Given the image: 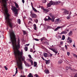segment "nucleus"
<instances>
[{"label":"nucleus","mask_w":77,"mask_h":77,"mask_svg":"<svg viewBox=\"0 0 77 77\" xmlns=\"http://www.w3.org/2000/svg\"><path fill=\"white\" fill-rule=\"evenodd\" d=\"M71 67H70V66H67L66 67V70H68V69H71Z\"/></svg>","instance_id":"393cba45"},{"label":"nucleus","mask_w":77,"mask_h":77,"mask_svg":"<svg viewBox=\"0 0 77 77\" xmlns=\"http://www.w3.org/2000/svg\"><path fill=\"white\" fill-rule=\"evenodd\" d=\"M35 40L36 41H39V39H38L37 38H35Z\"/></svg>","instance_id":"8fccbe9b"},{"label":"nucleus","mask_w":77,"mask_h":77,"mask_svg":"<svg viewBox=\"0 0 77 77\" xmlns=\"http://www.w3.org/2000/svg\"><path fill=\"white\" fill-rule=\"evenodd\" d=\"M70 18H71V16L70 15L68 16L67 17V19L68 20H69V19H70Z\"/></svg>","instance_id":"7c9ffc66"},{"label":"nucleus","mask_w":77,"mask_h":77,"mask_svg":"<svg viewBox=\"0 0 77 77\" xmlns=\"http://www.w3.org/2000/svg\"><path fill=\"white\" fill-rule=\"evenodd\" d=\"M49 15L51 16L52 18H50V17L49 16H46V17H48V19L46 18V17H45V21H48V20H51V21L52 22H54V19H55L54 16L51 15V14H50Z\"/></svg>","instance_id":"20e7f679"},{"label":"nucleus","mask_w":77,"mask_h":77,"mask_svg":"<svg viewBox=\"0 0 77 77\" xmlns=\"http://www.w3.org/2000/svg\"><path fill=\"white\" fill-rule=\"evenodd\" d=\"M28 57H29L30 59H32V56H31V55L30 54H29L28 55Z\"/></svg>","instance_id":"a18cd8bd"},{"label":"nucleus","mask_w":77,"mask_h":77,"mask_svg":"<svg viewBox=\"0 0 77 77\" xmlns=\"http://www.w3.org/2000/svg\"><path fill=\"white\" fill-rule=\"evenodd\" d=\"M33 49H32V48H31L30 50V52H33Z\"/></svg>","instance_id":"3c124183"},{"label":"nucleus","mask_w":77,"mask_h":77,"mask_svg":"<svg viewBox=\"0 0 77 77\" xmlns=\"http://www.w3.org/2000/svg\"><path fill=\"white\" fill-rule=\"evenodd\" d=\"M29 45H30V44H26V45H25V46H29Z\"/></svg>","instance_id":"bf43d9fd"},{"label":"nucleus","mask_w":77,"mask_h":77,"mask_svg":"<svg viewBox=\"0 0 77 77\" xmlns=\"http://www.w3.org/2000/svg\"><path fill=\"white\" fill-rule=\"evenodd\" d=\"M42 59H43V60H45V59H44V57H42Z\"/></svg>","instance_id":"338daca9"},{"label":"nucleus","mask_w":77,"mask_h":77,"mask_svg":"<svg viewBox=\"0 0 77 77\" xmlns=\"http://www.w3.org/2000/svg\"><path fill=\"white\" fill-rule=\"evenodd\" d=\"M42 2L43 3H46V2H47V1L46 0H44V1H42Z\"/></svg>","instance_id":"ea45409f"},{"label":"nucleus","mask_w":77,"mask_h":77,"mask_svg":"<svg viewBox=\"0 0 77 77\" xmlns=\"http://www.w3.org/2000/svg\"><path fill=\"white\" fill-rule=\"evenodd\" d=\"M21 77H26V76L24 75H23V76L21 75Z\"/></svg>","instance_id":"774afa93"},{"label":"nucleus","mask_w":77,"mask_h":77,"mask_svg":"<svg viewBox=\"0 0 77 77\" xmlns=\"http://www.w3.org/2000/svg\"><path fill=\"white\" fill-rule=\"evenodd\" d=\"M30 23H32V22L29 21L28 22V24H30Z\"/></svg>","instance_id":"e2e57ef3"},{"label":"nucleus","mask_w":77,"mask_h":77,"mask_svg":"<svg viewBox=\"0 0 77 77\" xmlns=\"http://www.w3.org/2000/svg\"><path fill=\"white\" fill-rule=\"evenodd\" d=\"M72 40V39L71 38L69 37H68L67 38V40Z\"/></svg>","instance_id":"c03bdc74"},{"label":"nucleus","mask_w":77,"mask_h":77,"mask_svg":"<svg viewBox=\"0 0 77 77\" xmlns=\"http://www.w3.org/2000/svg\"><path fill=\"white\" fill-rule=\"evenodd\" d=\"M45 61H46L45 63L46 65H48L50 64V60H45Z\"/></svg>","instance_id":"0eeeda50"},{"label":"nucleus","mask_w":77,"mask_h":77,"mask_svg":"<svg viewBox=\"0 0 77 77\" xmlns=\"http://www.w3.org/2000/svg\"><path fill=\"white\" fill-rule=\"evenodd\" d=\"M17 23L20 24H21V20L20 19H18L17 20Z\"/></svg>","instance_id":"5701e85b"},{"label":"nucleus","mask_w":77,"mask_h":77,"mask_svg":"<svg viewBox=\"0 0 77 77\" xmlns=\"http://www.w3.org/2000/svg\"><path fill=\"white\" fill-rule=\"evenodd\" d=\"M41 6H40V5H39L38 6L37 8H41Z\"/></svg>","instance_id":"603ef678"},{"label":"nucleus","mask_w":77,"mask_h":77,"mask_svg":"<svg viewBox=\"0 0 77 77\" xmlns=\"http://www.w3.org/2000/svg\"><path fill=\"white\" fill-rule=\"evenodd\" d=\"M51 9L50 8H49L47 9V12H48L51 10Z\"/></svg>","instance_id":"2f4dec72"},{"label":"nucleus","mask_w":77,"mask_h":77,"mask_svg":"<svg viewBox=\"0 0 77 77\" xmlns=\"http://www.w3.org/2000/svg\"><path fill=\"white\" fill-rule=\"evenodd\" d=\"M4 68H5V70H8V67H7L6 66H4Z\"/></svg>","instance_id":"79ce46f5"},{"label":"nucleus","mask_w":77,"mask_h":77,"mask_svg":"<svg viewBox=\"0 0 77 77\" xmlns=\"http://www.w3.org/2000/svg\"><path fill=\"white\" fill-rule=\"evenodd\" d=\"M3 48H2V49H0V52L1 53V52H2V51H3Z\"/></svg>","instance_id":"864d4df0"},{"label":"nucleus","mask_w":77,"mask_h":77,"mask_svg":"<svg viewBox=\"0 0 77 77\" xmlns=\"http://www.w3.org/2000/svg\"><path fill=\"white\" fill-rule=\"evenodd\" d=\"M22 2L23 3V4H24V2H25V1H24V0H22Z\"/></svg>","instance_id":"052dcab7"},{"label":"nucleus","mask_w":77,"mask_h":77,"mask_svg":"<svg viewBox=\"0 0 77 77\" xmlns=\"http://www.w3.org/2000/svg\"><path fill=\"white\" fill-rule=\"evenodd\" d=\"M26 16H24L23 17V21H24V20L26 19Z\"/></svg>","instance_id":"f704fd0d"},{"label":"nucleus","mask_w":77,"mask_h":77,"mask_svg":"<svg viewBox=\"0 0 77 77\" xmlns=\"http://www.w3.org/2000/svg\"><path fill=\"white\" fill-rule=\"evenodd\" d=\"M67 32L66 31H64L60 33V35H62V34H66L67 33Z\"/></svg>","instance_id":"f8f14e48"},{"label":"nucleus","mask_w":77,"mask_h":77,"mask_svg":"<svg viewBox=\"0 0 77 77\" xmlns=\"http://www.w3.org/2000/svg\"><path fill=\"white\" fill-rule=\"evenodd\" d=\"M44 72H45L46 74H48L50 73V71L48 69H45L44 71Z\"/></svg>","instance_id":"6e6552de"},{"label":"nucleus","mask_w":77,"mask_h":77,"mask_svg":"<svg viewBox=\"0 0 77 77\" xmlns=\"http://www.w3.org/2000/svg\"><path fill=\"white\" fill-rule=\"evenodd\" d=\"M33 26L34 27V29L35 30H36V24H34L33 25Z\"/></svg>","instance_id":"4468645a"},{"label":"nucleus","mask_w":77,"mask_h":77,"mask_svg":"<svg viewBox=\"0 0 77 77\" xmlns=\"http://www.w3.org/2000/svg\"><path fill=\"white\" fill-rule=\"evenodd\" d=\"M34 67H36V66H37V62L35 61H34Z\"/></svg>","instance_id":"6ab92c4d"},{"label":"nucleus","mask_w":77,"mask_h":77,"mask_svg":"<svg viewBox=\"0 0 77 77\" xmlns=\"http://www.w3.org/2000/svg\"><path fill=\"white\" fill-rule=\"evenodd\" d=\"M23 35H25L27 34V32L26 31L23 30Z\"/></svg>","instance_id":"c85d7f7f"},{"label":"nucleus","mask_w":77,"mask_h":77,"mask_svg":"<svg viewBox=\"0 0 77 77\" xmlns=\"http://www.w3.org/2000/svg\"><path fill=\"white\" fill-rule=\"evenodd\" d=\"M62 51H65V48H62Z\"/></svg>","instance_id":"6e6d98bb"},{"label":"nucleus","mask_w":77,"mask_h":77,"mask_svg":"<svg viewBox=\"0 0 77 77\" xmlns=\"http://www.w3.org/2000/svg\"><path fill=\"white\" fill-rule=\"evenodd\" d=\"M63 13L64 14V15H67L69 14V11H68L66 10L63 11Z\"/></svg>","instance_id":"1a4fd4ad"},{"label":"nucleus","mask_w":77,"mask_h":77,"mask_svg":"<svg viewBox=\"0 0 77 77\" xmlns=\"http://www.w3.org/2000/svg\"><path fill=\"white\" fill-rule=\"evenodd\" d=\"M43 10L44 11H45L47 12V9L45 8H43Z\"/></svg>","instance_id":"de8ad7c7"},{"label":"nucleus","mask_w":77,"mask_h":77,"mask_svg":"<svg viewBox=\"0 0 77 77\" xmlns=\"http://www.w3.org/2000/svg\"><path fill=\"white\" fill-rule=\"evenodd\" d=\"M68 35H69V36H72V31H70L69 33H68Z\"/></svg>","instance_id":"9b49d317"},{"label":"nucleus","mask_w":77,"mask_h":77,"mask_svg":"<svg viewBox=\"0 0 77 77\" xmlns=\"http://www.w3.org/2000/svg\"><path fill=\"white\" fill-rule=\"evenodd\" d=\"M67 54L68 56H69V55L70 54V53H69V52H67Z\"/></svg>","instance_id":"09e8293b"},{"label":"nucleus","mask_w":77,"mask_h":77,"mask_svg":"<svg viewBox=\"0 0 77 77\" xmlns=\"http://www.w3.org/2000/svg\"><path fill=\"white\" fill-rule=\"evenodd\" d=\"M32 9L33 11H34L35 12H36L37 11V10H36V9L35 8H34V7H33L32 6Z\"/></svg>","instance_id":"a211bd4d"},{"label":"nucleus","mask_w":77,"mask_h":77,"mask_svg":"<svg viewBox=\"0 0 77 77\" xmlns=\"http://www.w3.org/2000/svg\"><path fill=\"white\" fill-rule=\"evenodd\" d=\"M65 39V35H62L61 40H64Z\"/></svg>","instance_id":"4be33fe9"},{"label":"nucleus","mask_w":77,"mask_h":77,"mask_svg":"<svg viewBox=\"0 0 77 77\" xmlns=\"http://www.w3.org/2000/svg\"><path fill=\"white\" fill-rule=\"evenodd\" d=\"M28 77H33V75H32V73H30L29 74L27 75Z\"/></svg>","instance_id":"f3484780"},{"label":"nucleus","mask_w":77,"mask_h":77,"mask_svg":"<svg viewBox=\"0 0 77 77\" xmlns=\"http://www.w3.org/2000/svg\"><path fill=\"white\" fill-rule=\"evenodd\" d=\"M74 77H77V73L74 76Z\"/></svg>","instance_id":"680f3d73"},{"label":"nucleus","mask_w":77,"mask_h":77,"mask_svg":"<svg viewBox=\"0 0 77 77\" xmlns=\"http://www.w3.org/2000/svg\"><path fill=\"white\" fill-rule=\"evenodd\" d=\"M73 56H75V57H76L77 58V55L75 54H73Z\"/></svg>","instance_id":"5fc2aeb1"},{"label":"nucleus","mask_w":77,"mask_h":77,"mask_svg":"<svg viewBox=\"0 0 77 77\" xmlns=\"http://www.w3.org/2000/svg\"><path fill=\"white\" fill-rule=\"evenodd\" d=\"M49 48L50 50H51L52 51H53V52H54L56 50V49H54V48H51L49 47Z\"/></svg>","instance_id":"dca6fc26"},{"label":"nucleus","mask_w":77,"mask_h":77,"mask_svg":"<svg viewBox=\"0 0 77 77\" xmlns=\"http://www.w3.org/2000/svg\"><path fill=\"white\" fill-rule=\"evenodd\" d=\"M54 52L55 53V55H56L57 53H58V51H57V50H56Z\"/></svg>","instance_id":"a878e982"},{"label":"nucleus","mask_w":77,"mask_h":77,"mask_svg":"<svg viewBox=\"0 0 77 77\" xmlns=\"http://www.w3.org/2000/svg\"><path fill=\"white\" fill-rule=\"evenodd\" d=\"M34 21L36 23H38V20L37 19H35L34 20Z\"/></svg>","instance_id":"cd10ccee"},{"label":"nucleus","mask_w":77,"mask_h":77,"mask_svg":"<svg viewBox=\"0 0 77 77\" xmlns=\"http://www.w3.org/2000/svg\"><path fill=\"white\" fill-rule=\"evenodd\" d=\"M60 28H61L60 27L58 26L54 30V31H57L59 29H60Z\"/></svg>","instance_id":"412c9836"},{"label":"nucleus","mask_w":77,"mask_h":77,"mask_svg":"<svg viewBox=\"0 0 77 77\" xmlns=\"http://www.w3.org/2000/svg\"><path fill=\"white\" fill-rule=\"evenodd\" d=\"M44 56L45 57H47V53H45L44 54Z\"/></svg>","instance_id":"bb28decb"},{"label":"nucleus","mask_w":77,"mask_h":77,"mask_svg":"<svg viewBox=\"0 0 77 77\" xmlns=\"http://www.w3.org/2000/svg\"><path fill=\"white\" fill-rule=\"evenodd\" d=\"M7 17H5V20L8 24V25L9 27L11 29V32H10V41L11 42L13 46H20V38H18L17 40V38L16 35L15 34L14 32L13 31L12 29L15 27L16 26L15 25H14V24L12 23L13 18H10V14L9 13L6 14Z\"/></svg>","instance_id":"f257e3e1"},{"label":"nucleus","mask_w":77,"mask_h":77,"mask_svg":"<svg viewBox=\"0 0 77 77\" xmlns=\"http://www.w3.org/2000/svg\"><path fill=\"white\" fill-rule=\"evenodd\" d=\"M24 50L26 51H27V50H28V47H27V46H26L24 48Z\"/></svg>","instance_id":"b1692460"},{"label":"nucleus","mask_w":77,"mask_h":77,"mask_svg":"<svg viewBox=\"0 0 77 77\" xmlns=\"http://www.w3.org/2000/svg\"><path fill=\"white\" fill-rule=\"evenodd\" d=\"M14 3L15 5V6L17 8H19V5H18V4H17V3L16 2H14Z\"/></svg>","instance_id":"ddd939ff"},{"label":"nucleus","mask_w":77,"mask_h":77,"mask_svg":"<svg viewBox=\"0 0 77 77\" xmlns=\"http://www.w3.org/2000/svg\"><path fill=\"white\" fill-rule=\"evenodd\" d=\"M52 56H53V54H52L51 53L49 54V57H52Z\"/></svg>","instance_id":"37998d69"},{"label":"nucleus","mask_w":77,"mask_h":77,"mask_svg":"<svg viewBox=\"0 0 77 77\" xmlns=\"http://www.w3.org/2000/svg\"><path fill=\"white\" fill-rule=\"evenodd\" d=\"M46 45H49V43L47 41L46 42Z\"/></svg>","instance_id":"a19ab883"},{"label":"nucleus","mask_w":77,"mask_h":77,"mask_svg":"<svg viewBox=\"0 0 77 77\" xmlns=\"http://www.w3.org/2000/svg\"><path fill=\"white\" fill-rule=\"evenodd\" d=\"M11 10L13 11L14 12H16L14 14L16 15L17 13H18V10L17 8L15 7H14L12 5L11 6Z\"/></svg>","instance_id":"39448f33"},{"label":"nucleus","mask_w":77,"mask_h":77,"mask_svg":"<svg viewBox=\"0 0 77 77\" xmlns=\"http://www.w3.org/2000/svg\"><path fill=\"white\" fill-rule=\"evenodd\" d=\"M6 1V0H0V3L2 5V6H3L4 8L6 9L5 10L6 14L8 13V9H7V5H8V4Z\"/></svg>","instance_id":"7ed1b4c3"},{"label":"nucleus","mask_w":77,"mask_h":77,"mask_svg":"<svg viewBox=\"0 0 77 77\" xmlns=\"http://www.w3.org/2000/svg\"><path fill=\"white\" fill-rule=\"evenodd\" d=\"M29 20L30 21H33L32 18H30V17H29Z\"/></svg>","instance_id":"49530a36"},{"label":"nucleus","mask_w":77,"mask_h":77,"mask_svg":"<svg viewBox=\"0 0 77 77\" xmlns=\"http://www.w3.org/2000/svg\"><path fill=\"white\" fill-rule=\"evenodd\" d=\"M59 18L55 20V22H59Z\"/></svg>","instance_id":"72a5a7b5"},{"label":"nucleus","mask_w":77,"mask_h":77,"mask_svg":"<svg viewBox=\"0 0 77 77\" xmlns=\"http://www.w3.org/2000/svg\"><path fill=\"white\" fill-rule=\"evenodd\" d=\"M31 17L32 18H37V15L33 13L31 14Z\"/></svg>","instance_id":"423d86ee"},{"label":"nucleus","mask_w":77,"mask_h":77,"mask_svg":"<svg viewBox=\"0 0 77 77\" xmlns=\"http://www.w3.org/2000/svg\"><path fill=\"white\" fill-rule=\"evenodd\" d=\"M35 75V77H38V74H36Z\"/></svg>","instance_id":"4d7b16f0"},{"label":"nucleus","mask_w":77,"mask_h":77,"mask_svg":"<svg viewBox=\"0 0 77 77\" xmlns=\"http://www.w3.org/2000/svg\"><path fill=\"white\" fill-rule=\"evenodd\" d=\"M47 29H51V26L48 25V26H47Z\"/></svg>","instance_id":"473e14b6"},{"label":"nucleus","mask_w":77,"mask_h":77,"mask_svg":"<svg viewBox=\"0 0 77 77\" xmlns=\"http://www.w3.org/2000/svg\"><path fill=\"white\" fill-rule=\"evenodd\" d=\"M62 11H66V9H62Z\"/></svg>","instance_id":"0e129e2a"},{"label":"nucleus","mask_w":77,"mask_h":77,"mask_svg":"<svg viewBox=\"0 0 77 77\" xmlns=\"http://www.w3.org/2000/svg\"><path fill=\"white\" fill-rule=\"evenodd\" d=\"M65 48L66 50H67V49H68V47H67V46L66 45H65Z\"/></svg>","instance_id":"e433bc0d"},{"label":"nucleus","mask_w":77,"mask_h":77,"mask_svg":"<svg viewBox=\"0 0 77 77\" xmlns=\"http://www.w3.org/2000/svg\"><path fill=\"white\" fill-rule=\"evenodd\" d=\"M40 39H41V41H43V40H44V39H43V37L41 38Z\"/></svg>","instance_id":"13d9d810"},{"label":"nucleus","mask_w":77,"mask_h":77,"mask_svg":"<svg viewBox=\"0 0 77 77\" xmlns=\"http://www.w3.org/2000/svg\"><path fill=\"white\" fill-rule=\"evenodd\" d=\"M62 62H63V61H62V60H59L58 62L59 64H61Z\"/></svg>","instance_id":"2eb2a0df"},{"label":"nucleus","mask_w":77,"mask_h":77,"mask_svg":"<svg viewBox=\"0 0 77 77\" xmlns=\"http://www.w3.org/2000/svg\"><path fill=\"white\" fill-rule=\"evenodd\" d=\"M60 45H63V41H61L60 42Z\"/></svg>","instance_id":"4c0bfd02"},{"label":"nucleus","mask_w":77,"mask_h":77,"mask_svg":"<svg viewBox=\"0 0 77 77\" xmlns=\"http://www.w3.org/2000/svg\"><path fill=\"white\" fill-rule=\"evenodd\" d=\"M67 42L68 43H71L72 42V40H67Z\"/></svg>","instance_id":"aec40b11"},{"label":"nucleus","mask_w":77,"mask_h":77,"mask_svg":"<svg viewBox=\"0 0 77 77\" xmlns=\"http://www.w3.org/2000/svg\"><path fill=\"white\" fill-rule=\"evenodd\" d=\"M24 63L25 64V65L26 66H28V67H29V66H31L29 65V63H27L25 61H24Z\"/></svg>","instance_id":"9d476101"},{"label":"nucleus","mask_w":77,"mask_h":77,"mask_svg":"<svg viewBox=\"0 0 77 77\" xmlns=\"http://www.w3.org/2000/svg\"><path fill=\"white\" fill-rule=\"evenodd\" d=\"M17 69H18V68L17 67L16 68V74H17L18 73V70H17Z\"/></svg>","instance_id":"c9c22d12"},{"label":"nucleus","mask_w":77,"mask_h":77,"mask_svg":"<svg viewBox=\"0 0 77 77\" xmlns=\"http://www.w3.org/2000/svg\"><path fill=\"white\" fill-rule=\"evenodd\" d=\"M60 3H62V2L60 1H57L56 2H54L52 1L51 0L47 4V8H49V7H51L52 5L53 6L54 5H59Z\"/></svg>","instance_id":"f03ea898"},{"label":"nucleus","mask_w":77,"mask_h":77,"mask_svg":"<svg viewBox=\"0 0 77 77\" xmlns=\"http://www.w3.org/2000/svg\"><path fill=\"white\" fill-rule=\"evenodd\" d=\"M35 12H38V13H40V12H39V11H37Z\"/></svg>","instance_id":"69168bd1"},{"label":"nucleus","mask_w":77,"mask_h":77,"mask_svg":"<svg viewBox=\"0 0 77 77\" xmlns=\"http://www.w3.org/2000/svg\"><path fill=\"white\" fill-rule=\"evenodd\" d=\"M71 70L72 71H77V70L76 69H71Z\"/></svg>","instance_id":"58836bf2"},{"label":"nucleus","mask_w":77,"mask_h":77,"mask_svg":"<svg viewBox=\"0 0 77 77\" xmlns=\"http://www.w3.org/2000/svg\"><path fill=\"white\" fill-rule=\"evenodd\" d=\"M30 61L31 63V65H33V61L32 59L30 60Z\"/></svg>","instance_id":"c756f323"}]
</instances>
